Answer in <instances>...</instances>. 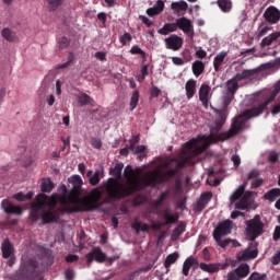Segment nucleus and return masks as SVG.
<instances>
[{
  "label": "nucleus",
  "mask_w": 280,
  "mask_h": 280,
  "mask_svg": "<svg viewBox=\"0 0 280 280\" xmlns=\"http://www.w3.org/2000/svg\"><path fill=\"white\" fill-rule=\"evenodd\" d=\"M269 102L267 101L264 105L254 109H244L238 116H236L229 129V131L220 132L222 130V122H215L214 126L210 127L209 136H202L203 145L198 147V141L196 140V145L192 147V150L196 148H202V152L211 145V143H218V141H226V139H233V137H237L240 132H244L246 130L248 119H253L255 117H259L266 108V105Z\"/></svg>",
  "instance_id": "nucleus-1"
},
{
  "label": "nucleus",
  "mask_w": 280,
  "mask_h": 280,
  "mask_svg": "<svg viewBox=\"0 0 280 280\" xmlns=\"http://www.w3.org/2000/svg\"><path fill=\"white\" fill-rule=\"evenodd\" d=\"M196 139H192L186 143H184V151L179 153V155L172 160V163H176V168H171L165 173H161L156 171L155 173L149 175L145 179L148 187H154L159 185V183H167V180H172L174 176H177L178 172L185 167V165L191 163L196 156H200L202 154V148H196Z\"/></svg>",
  "instance_id": "nucleus-2"
},
{
  "label": "nucleus",
  "mask_w": 280,
  "mask_h": 280,
  "mask_svg": "<svg viewBox=\"0 0 280 280\" xmlns=\"http://www.w3.org/2000/svg\"><path fill=\"white\" fill-rule=\"evenodd\" d=\"M56 199L40 192L36 196V202L31 203L30 220L43 224H54L60 220V212L56 209Z\"/></svg>",
  "instance_id": "nucleus-3"
},
{
  "label": "nucleus",
  "mask_w": 280,
  "mask_h": 280,
  "mask_svg": "<svg viewBox=\"0 0 280 280\" xmlns=\"http://www.w3.org/2000/svg\"><path fill=\"white\" fill-rule=\"evenodd\" d=\"M125 178H127V183L110 178L106 184L105 189L113 200L128 198V196H132L135 191L141 189V179H139L132 166H126Z\"/></svg>",
  "instance_id": "nucleus-4"
},
{
  "label": "nucleus",
  "mask_w": 280,
  "mask_h": 280,
  "mask_svg": "<svg viewBox=\"0 0 280 280\" xmlns=\"http://www.w3.org/2000/svg\"><path fill=\"white\" fill-rule=\"evenodd\" d=\"M102 200V190L100 188H94L90 194L83 198H78L73 206H68V213H79L80 211H95L100 208L97 203Z\"/></svg>",
  "instance_id": "nucleus-5"
},
{
  "label": "nucleus",
  "mask_w": 280,
  "mask_h": 280,
  "mask_svg": "<svg viewBox=\"0 0 280 280\" xmlns=\"http://www.w3.org/2000/svg\"><path fill=\"white\" fill-rule=\"evenodd\" d=\"M38 260L35 258H22L19 270L12 276V280H30L38 275Z\"/></svg>",
  "instance_id": "nucleus-6"
},
{
  "label": "nucleus",
  "mask_w": 280,
  "mask_h": 280,
  "mask_svg": "<svg viewBox=\"0 0 280 280\" xmlns=\"http://www.w3.org/2000/svg\"><path fill=\"white\" fill-rule=\"evenodd\" d=\"M68 182L72 185V189L67 196L61 198V203L65 205L67 212L68 207H73L75 202H78L80 196H82V185H84V182H82V177L80 175L71 176Z\"/></svg>",
  "instance_id": "nucleus-7"
},
{
  "label": "nucleus",
  "mask_w": 280,
  "mask_h": 280,
  "mask_svg": "<svg viewBox=\"0 0 280 280\" xmlns=\"http://www.w3.org/2000/svg\"><path fill=\"white\" fill-rule=\"evenodd\" d=\"M231 231H233V221L225 220L220 222L213 231V237L221 248H226L229 244H233V246H240L237 241H232L231 238L222 240V237L226 235H231Z\"/></svg>",
  "instance_id": "nucleus-8"
},
{
  "label": "nucleus",
  "mask_w": 280,
  "mask_h": 280,
  "mask_svg": "<svg viewBox=\"0 0 280 280\" xmlns=\"http://www.w3.org/2000/svg\"><path fill=\"white\" fill-rule=\"evenodd\" d=\"M246 187H248V180L238 186L232 196H230L231 205L236 202V209H241L242 211L248 209V205L253 201V191H246ZM237 200L240 201L237 202Z\"/></svg>",
  "instance_id": "nucleus-9"
},
{
  "label": "nucleus",
  "mask_w": 280,
  "mask_h": 280,
  "mask_svg": "<svg viewBox=\"0 0 280 280\" xmlns=\"http://www.w3.org/2000/svg\"><path fill=\"white\" fill-rule=\"evenodd\" d=\"M279 94H280V79L275 83L273 90L271 92L260 93V97L262 100V102L260 104H258L257 106H254L252 108H247V110L260 108V106H264V104H266V102H269L266 104L262 112L260 113V115H262V113L268 109V106H270V104H272V102H275V100L277 98V95H279ZM279 113H280V102L278 104L273 105V107L271 108V115H279Z\"/></svg>",
  "instance_id": "nucleus-10"
},
{
  "label": "nucleus",
  "mask_w": 280,
  "mask_h": 280,
  "mask_svg": "<svg viewBox=\"0 0 280 280\" xmlns=\"http://www.w3.org/2000/svg\"><path fill=\"white\" fill-rule=\"evenodd\" d=\"M246 226L247 237H249L250 242H255L257 237L264 235V222L259 214L246 221Z\"/></svg>",
  "instance_id": "nucleus-11"
},
{
  "label": "nucleus",
  "mask_w": 280,
  "mask_h": 280,
  "mask_svg": "<svg viewBox=\"0 0 280 280\" xmlns=\"http://www.w3.org/2000/svg\"><path fill=\"white\" fill-rule=\"evenodd\" d=\"M166 49H171L172 51H179V49H183V43L185 40L183 37L173 34L164 39Z\"/></svg>",
  "instance_id": "nucleus-12"
},
{
  "label": "nucleus",
  "mask_w": 280,
  "mask_h": 280,
  "mask_svg": "<svg viewBox=\"0 0 280 280\" xmlns=\"http://www.w3.org/2000/svg\"><path fill=\"white\" fill-rule=\"evenodd\" d=\"M88 264H104L106 261V254L102 252V247H94L90 253L86 254Z\"/></svg>",
  "instance_id": "nucleus-13"
},
{
  "label": "nucleus",
  "mask_w": 280,
  "mask_h": 280,
  "mask_svg": "<svg viewBox=\"0 0 280 280\" xmlns=\"http://www.w3.org/2000/svg\"><path fill=\"white\" fill-rule=\"evenodd\" d=\"M175 23L177 25V30H180L187 36H194V24L191 23V20L183 16L178 18Z\"/></svg>",
  "instance_id": "nucleus-14"
},
{
  "label": "nucleus",
  "mask_w": 280,
  "mask_h": 280,
  "mask_svg": "<svg viewBox=\"0 0 280 280\" xmlns=\"http://www.w3.org/2000/svg\"><path fill=\"white\" fill-rule=\"evenodd\" d=\"M1 209H3L4 213H8V215H23V208L14 206L9 199L1 201Z\"/></svg>",
  "instance_id": "nucleus-15"
},
{
  "label": "nucleus",
  "mask_w": 280,
  "mask_h": 280,
  "mask_svg": "<svg viewBox=\"0 0 280 280\" xmlns=\"http://www.w3.org/2000/svg\"><path fill=\"white\" fill-rule=\"evenodd\" d=\"M199 268L203 270V272H209L210 275H213V272H219L220 270H226L229 268V262L222 264V262H217V264H207V262H201L199 265Z\"/></svg>",
  "instance_id": "nucleus-16"
},
{
  "label": "nucleus",
  "mask_w": 280,
  "mask_h": 280,
  "mask_svg": "<svg viewBox=\"0 0 280 280\" xmlns=\"http://www.w3.org/2000/svg\"><path fill=\"white\" fill-rule=\"evenodd\" d=\"M264 19L267 23L275 25L280 22V11L276 7H269L265 13Z\"/></svg>",
  "instance_id": "nucleus-17"
},
{
  "label": "nucleus",
  "mask_w": 280,
  "mask_h": 280,
  "mask_svg": "<svg viewBox=\"0 0 280 280\" xmlns=\"http://www.w3.org/2000/svg\"><path fill=\"white\" fill-rule=\"evenodd\" d=\"M261 71H264V68L261 67V65L254 69H249V70L245 69L242 72L236 73V80H240V82H242V80H250V78H255V75H259Z\"/></svg>",
  "instance_id": "nucleus-18"
},
{
  "label": "nucleus",
  "mask_w": 280,
  "mask_h": 280,
  "mask_svg": "<svg viewBox=\"0 0 280 280\" xmlns=\"http://www.w3.org/2000/svg\"><path fill=\"white\" fill-rule=\"evenodd\" d=\"M211 95V86L209 84H201L199 89V102H201L205 108L209 107V96Z\"/></svg>",
  "instance_id": "nucleus-19"
},
{
  "label": "nucleus",
  "mask_w": 280,
  "mask_h": 280,
  "mask_svg": "<svg viewBox=\"0 0 280 280\" xmlns=\"http://www.w3.org/2000/svg\"><path fill=\"white\" fill-rule=\"evenodd\" d=\"M1 250L3 259H10V257L14 256V245L8 238L3 241Z\"/></svg>",
  "instance_id": "nucleus-20"
},
{
  "label": "nucleus",
  "mask_w": 280,
  "mask_h": 280,
  "mask_svg": "<svg viewBox=\"0 0 280 280\" xmlns=\"http://www.w3.org/2000/svg\"><path fill=\"white\" fill-rule=\"evenodd\" d=\"M198 84V81L190 79L185 84V91H186V97L187 100L194 98V95H196V86Z\"/></svg>",
  "instance_id": "nucleus-21"
},
{
  "label": "nucleus",
  "mask_w": 280,
  "mask_h": 280,
  "mask_svg": "<svg viewBox=\"0 0 280 280\" xmlns=\"http://www.w3.org/2000/svg\"><path fill=\"white\" fill-rule=\"evenodd\" d=\"M192 266H198V259L194 258V256H190L184 261L183 265L184 277H189V270H191Z\"/></svg>",
  "instance_id": "nucleus-22"
},
{
  "label": "nucleus",
  "mask_w": 280,
  "mask_h": 280,
  "mask_svg": "<svg viewBox=\"0 0 280 280\" xmlns=\"http://www.w3.org/2000/svg\"><path fill=\"white\" fill-rule=\"evenodd\" d=\"M238 82L240 80L237 79V75L226 82V89L230 95H235L237 93V90L240 89Z\"/></svg>",
  "instance_id": "nucleus-23"
},
{
  "label": "nucleus",
  "mask_w": 280,
  "mask_h": 280,
  "mask_svg": "<svg viewBox=\"0 0 280 280\" xmlns=\"http://www.w3.org/2000/svg\"><path fill=\"white\" fill-rule=\"evenodd\" d=\"M172 32H178L176 22L175 23H165L162 28L158 30V34L162 36H167L172 34Z\"/></svg>",
  "instance_id": "nucleus-24"
},
{
  "label": "nucleus",
  "mask_w": 280,
  "mask_h": 280,
  "mask_svg": "<svg viewBox=\"0 0 280 280\" xmlns=\"http://www.w3.org/2000/svg\"><path fill=\"white\" fill-rule=\"evenodd\" d=\"M163 10H165V3L159 0L155 7L147 9V14L148 16H156L160 12H163Z\"/></svg>",
  "instance_id": "nucleus-25"
},
{
  "label": "nucleus",
  "mask_w": 280,
  "mask_h": 280,
  "mask_svg": "<svg viewBox=\"0 0 280 280\" xmlns=\"http://www.w3.org/2000/svg\"><path fill=\"white\" fill-rule=\"evenodd\" d=\"M187 8H189V5L185 2V0L172 2L171 4V9L173 10L174 14H179V12H187Z\"/></svg>",
  "instance_id": "nucleus-26"
},
{
  "label": "nucleus",
  "mask_w": 280,
  "mask_h": 280,
  "mask_svg": "<svg viewBox=\"0 0 280 280\" xmlns=\"http://www.w3.org/2000/svg\"><path fill=\"white\" fill-rule=\"evenodd\" d=\"M241 279H246V276L250 273V266L248 264H242L233 270Z\"/></svg>",
  "instance_id": "nucleus-27"
},
{
  "label": "nucleus",
  "mask_w": 280,
  "mask_h": 280,
  "mask_svg": "<svg viewBox=\"0 0 280 280\" xmlns=\"http://www.w3.org/2000/svg\"><path fill=\"white\" fill-rule=\"evenodd\" d=\"M191 70H192L194 75H196V78H200V75H202V73H205V62H202L200 60L194 61L191 65Z\"/></svg>",
  "instance_id": "nucleus-28"
},
{
  "label": "nucleus",
  "mask_w": 280,
  "mask_h": 280,
  "mask_svg": "<svg viewBox=\"0 0 280 280\" xmlns=\"http://www.w3.org/2000/svg\"><path fill=\"white\" fill-rule=\"evenodd\" d=\"M229 54L226 51H221L220 54H218L214 57L213 60V67H214V71H220V67H222V62H224V59L226 58Z\"/></svg>",
  "instance_id": "nucleus-29"
},
{
  "label": "nucleus",
  "mask_w": 280,
  "mask_h": 280,
  "mask_svg": "<svg viewBox=\"0 0 280 280\" xmlns=\"http://www.w3.org/2000/svg\"><path fill=\"white\" fill-rule=\"evenodd\" d=\"M265 200H268L269 202H275V200H277V198H280V188H272L270 190H268L265 195H264Z\"/></svg>",
  "instance_id": "nucleus-30"
},
{
  "label": "nucleus",
  "mask_w": 280,
  "mask_h": 280,
  "mask_svg": "<svg viewBox=\"0 0 280 280\" xmlns=\"http://www.w3.org/2000/svg\"><path fill=\"white\" fill-rule=\"evenodd\" d=\"M131 229H133L137 234L141 233V231L142 233H148V231H150V225H148V223H141V221H136L131 224Z\"/></svg>",
  "instance_id": "nucleus-31"
},
{
  "label": "nucleus",
  "mask_w": 280,
  "mask_h": 280,
  "mask_svg": "<svg viewBox=\"0 0 280 280\" xmlns=\"http://www.w3.org/2000/svg\"><path fill=\"white\" fill-rule=\"evenodd\" d=\"M186 229L187 225L185 223H180L178 226H176L171 235L173 242H176V240L183 235Z\"/></svg>",
  "instance_id": "nucleus-32"
},
{
  "label": "nucleus",
  "mask_w": 280,
  "mask_h": 280,
  "mask_svg": "<svg viewBox=\"0 0 280 280\" xmlns=\"http://www.w3.org/2000/svg\"><path fill=\"white\" fill-rule=\"evenodd\" d=\"M43 194H51L54 190V182L50 178H45L42 180L40 185Z\"/></svg>",
  "instance_id": "nucleus-33"
},
{
  "label": "nucleus",
  "mask_w": 280,
  "mask_h": 280,
  "mask_svg": "<svg viewBox=\"0 0 280 280\" xmlns=\"http://www.w3.org/2000/svg\"><path fill=\"white\" fill-rule=\"evenodd\" d=\"M163 218L165 220L164 226L167 224H176V222H178V215L171 214L170 211H167V210L163 211Z\"/></svg>",
  "instance_id": "nucleus-34"
},
{
  "label": "nucleus",
  "mask_w": 280,
  "mask_h": 280,
  "mask_svg": "<svg viewBox=\"0 0 280 280\" xmlns=\"http://www.w3.org/2000/svg\"><path fill=\"white\" fill-rule=\"evenodd\" d=\"M277 38H279V33H272L267 37H264L260 46L261 47H270V45H272V43H275V40H277Z\"/></svg>",
  "instance_id": "nucleus-35"
},
{
  "label": "nucleus",
  "mask_w": 280,
  "mask_h": 280,
  "mask_svg": "<svg viewBox=\"0 0 280 280\" xmlns=\"http://www.w3.org/2000/svg\"><path fill=\"white\" fill-rule=\"evenodd\" d=\"M218 5L220 10H222L225 13L231 12L233 10V2L231 0H218Z\"/></svg>",
  "instance_id": "nucleus-36"
},
{
  "label": "nucleus",
  "mask_w": 280,
  "mask_h": 280,
  "mask_svg": "<svg viewBox=\"0 0 280 280\" xmlns=\"http://www.w3.org/2000/svg\"><path fill=\"white\" fill-rule=\"evenodd\" d=\"M258 253L259 252L257 249H245L240 256V259H242L243 261H246V259H255Z\"/></svg>",
  "instance_id": "nucleus-37"
},
{
  "label": "nucleus",
  "mask_w": 280,
  "mask_h": 280,
  "mask_svg": "<svg viewBox=\"0 0 280 280\" xmlns=\"http://www.w3.org/2000/svg\"><path fill=\"white\" fill-rule=\"evenodd\" d=\"M18 202H24V200H32L34 198V191H28L26 195L23 192H18L13 196Z\"/></svg>",
  "instance_id": "nucleus-38"
},
{
  "label": "nucleus",
  "mask_w": 280,
  "mask_h": 280,
  "mask_svg": "<svg viewBox=\"0 0 280 280\" xmlns=\"http://www.w3.org/2000/svg\"><path fill=\"white\" fill-rule=\"evenodd\" d=\"M1 36L2 38H4V40H8L9 43L14 42V38H16V36L14 35V32H12V30L4 27L1 31Z\"/></svg>",
  "instance_id": "nucleus-39"
},
{
  "label": "nucleus",
  "mask_w": 280,
  "mask_h": 280,
  "mask_svg": "<svg viewBox=\"0 0 280 280\" xmlns=\"http://www.w3.org/2000/svg\"><path fill=\"white\" fill-rule=\"evenodd\" d=\"M177 260H178V253H173V254L168 255L164 261V268H166V270H168V268L172 266V264H176Z\"/></svg>",
  "instance_id": "nucleus-40"
},
{
  "label": "nucleus",
  "mask_w": 280,
  "mask_h": 280,
  "mask_svg": "<svg viewBox=\"0 0 280 280\" xmlns=\"http://www.w3.org/2000/svg\"><path fill=\"white\" fill-rule=\"evenodd\" d=\"M78 102H79L80 106H86L89 104H93L92 97L89 96V94H86V93H82L81 95H79Z\"/></svg>",
  "instance_id": "nucleus-41"
},
{
  "label": "nucleus",
  "mask_w": 280,
  "mask_h": 280,
  "mask_svg": "<svg viewBox=\"0 0 280 280\" xmlns=\"http://www.w3.org/2000/svg\"><path fill=\"white\" fill-rule=\"evenodd\" d=\"M272 30V26H269L265 22H262L258 27V38H262V36H266L270 31Z\"/></svg>",
  "instance_id": "nucleus-42"
},
{
  "label": "nucleus",
  "mask_w": 280,
  "mask_h": 280,
  "mask_svg": "<svg viewBox=\"0 0 280 280\" xmlns=\"http://www.w3.org/2000/svg\"><path fill=\"white\" fill-rule=\"evenodd\" d=\"M124 170L122 163H117L114 168H110L109 174L116 178H121V172Z\"/></svg>",
  "instance_id": "nucleus-43"
},
{
  "label": "nucleus",
  "mask_w": 280,
  "mask_h": 280,
  "mask_svg": "<svg viewBox=\"0 0 280 280\" xmlns=\"http://www.w3.org/2000/svg\"><path fill=\"white\" fill-rule=\"evenodd\" d=\"M234 98L235 95L229 93L222 96L223 110H226L229 106H231V102H233Z\"/></svg>",
  "instance_id": "nucleus-44"
},
{
  "label": "nucleus",
  "mask_w": 280,
  "mask_h": 280,
  "mask_svg": "<svg viewBox=\"0 0 280 280\" xmlns=\"http://www.w3.org/2000/svg\"><path fill=\"white\" fill-rule=\"evenodd\" d=\"M130 54H132V56H141L143 60H145L147 58L145 51H143V49H141L139 45L132 46L130 49Z\"/></svg>",
  "instance_id": "nucleus-45"
},
{
  "label": "nucleus",
  "mask_w": 280,
  "mask_h": 280,
  "mask_svg": "<svg viewBox=\"0 0 280 280\" xmlns=\"http://www.w3.org/2000/svg\"><path fill=\"white\" fill-rule=\"evenodd\" d=\"M139 105V91L136 90L132 93V96L130 98V110H135V108H137V106Z\"/></svg>",
  "instance_id": "nucleus-46"
},
{
  "label": "nucleus",
  "mask_w": 280,
  "mask_h": 280,
  "mask_svg": "<svg viewBox=\"0 0 280 280\" xmlns=\"http://www.w3.org/2000/svg\"><path fill=\"white\" fill-rule=\"evenodd\" d=\"M57 45L59 49H67L69 45H71V39L67 36H62L58 39Z\"/></svg>",
  "instance_id": "nucleus-47"
},
{
  "label": "nucleus",
  "mask_w": 280,
  "mask_h": 280,
  "mask_svg": "<svg viewBox=\"0 0 280 280\" xmlns=\"http://www.w3.org/2000/svg\"><path fill=\"white\" fill-rule=\"evenodd\" d=\"M63 1L65 0H47L50 12H55V10L59 9Z\"/></svg>",
  "instance_id": "nucleus-48"
},
{
  "label": "nucleus",
  "mask_w": 280,
  "mask_h": 280,
  "mask_svg": "<svg viewBox=\"0 0 280 280\" xmlns=\"http://www.w3.org/2000/svg\"><path fill=\"white\" fill-rule=\"evenodd\" d=\"M131 42H132V35L128 32L119 37V43L122 45V47H126V45H128V43H131Z\"/></svg>",
  "instance_id": "nucleus-49"
},
{
  "label": "nucleus",
  "mask_w": 280,
  "mask_h": 280,
  "mask_svg": "<svg viewBox=\"0 0 280 280\" xmlns=\"http://www.w3.org/2000/svg\"><path fill=\"white\" fill-rule=\"evenodd\" d=\"M101 172L96 171L93 176L90 177V185L94 186L95 185H100V180H102V178L100 177Z\"/></svg>",
  "instance_id": "nucleus-50"
},
{
  "label": "nucleus",
  "mask_w": 280,
  "mask_h": 280,
  "mask_svg": "<svg viewBox=\"0 0 280 280\" xmlns=\"http://www.w3.org/2000/svg\"><path fill=\"white\" fill-rule=\"evenodd\" d=\"M248 280H268V276L266 273L253 272Z\"/></svg>",
  "instance_id": "nucleus-51"
},
{
  "label": "nucleus",
  "mask_w": 280,
  "mask_h": 280,
  "mask_svg": "<svg viewBox=\"0 0 280 280\" xmlns=\"http://www.w3.org/2000/svg\"><path fill=\"white\" fill-rule=\"evenodd\" d=\"M212 198H213L212 192L210 191L203 192L200 196V202H202L203 205H207V202H209Z\"/></svg>",
  "instance_id": "nucleus-52"
},
{
  "label": "nucleus",
  "mask_w": 280,
  "mask_h": 280,
  "mask_svg": "<svg viewBox=\"0 0 280 280\" xmlns=\"http://www.w3.org/2000/svg\"><path fill=\"white\" fill-rule=\"evenodd\" d=\"M145 150H148V148L145 145H138L136 147V151H135V154H139L138 155V159H143L145 155H143V152H145Z\"/></svg>",
  "instance_id": "nucleus-53"
},
{
  "label": "nucleus",
  "mask_w": 280,
  "mask_h": 280,
  "mask_svg": "<svg viewBox=\"0 0 280 280\" xmlns=\"http://www.w3.org/2000/svg\"><path fill=\"white\" fill-rule=\"evenodd\" d=\"M161 95V89H159L158 86H152L150 89V96L151 100H154L155 97H159Z\"/></svg>",
  "instance_id": "nucleus-54"
},
{
  "label": "nucleus",
  "mask_w": 280,
  "mask_h": 280,
  "mask_svg": "<svg viewBox=\"0 0 280 280\" xmlns=\"http://www.w3.org/2000/svg\"><path fill=\"white\" fill-rule=\"evenodd\" d=\"M226 110L222 109V112L219 113V119L215 120V124H222V126H224L225 121H226Z\"/></svg>",
  "instance_id": "nucleus-55"
},
{
  "label": "nucleus",
  "mask_w": 280,
  "mask_h": 280,
  "mask_svg": "<svg viewBox=\"0 0 280 280\" xmlns=\"http://www.w3.org/2000/svg\"><path fill=\"white\" fill-rule=\"evenodd\" d=\"M268 161L270 163H277V161H279V153H277V151H271L268 155Z\"/></svg>",
  "instance_id": "nucleus-56"
},
{
  "label": "nucleus",
  "mask_w": 280,
  "mask_h": 280,
  "mask_svg": "<svg viewBox=\"0 0 280 280\" xmlns=\"http://www.w3.org/2000/svg\"><path fill=\"white\" fill-rule=\"evenodd\" d=\"M257 178H259V171L257 170L250 171L247 175V180H255Z\"/></svg>",
  "instance_id": "nucleus-57"
},
{
  "label": "nucleus",
  "mask_w": 280,
  "mask_h": 280,
  "mask_svg": "<svg viewBox=\"0 0 280 280\" xmlns=\"http://www.w3.org/2000/svg\"><path fill=\"white\" fill-rule=\"evenodd\" d=\"M73 60H74L73 52H70V55L68 57V61L66 63L60 65L59 69H67V67H69V65H71V62H73Z\"/></svg>",
  "instance_id": "nucleus-58"
},
{
  "label": "nucleus",
  "mask_w": 280,
  "mask_h": 280,
  "mask_svg": "<svg viewBox=\"0 0 280 280\" xmlns=\"http://www.w3.org/2000/svg\"><path fill=\"white\" fill-rule=\"evenodd\" d=\"M65 277L67 280H73L75 279V271H73V269H67L65 271Z\"/></svg>",
  "instance_id": "nucleus-59"
},
{
  "label": "nucleus",
  "mask_w": 280,
  "mask_h": 280,
  "mask_svg": "<svg viewBox=\"0 0 280 280\" xmlns=\"http://www.w3.org/2000/svg\"><path fill=\"white\" fill-rule=\"evenodd\" d=\"M94 57L101 62H106V52L105 51H97L95 52Z\"/></svg>",
  "instance_id": "nucleus-60"
},
{
  "label": "nucleus",
  "mask_w": 280,
  "mask_h": 280,
  "mask_svg": "<svg viewBox=\"0 0 280 280\" xmlns=\"http://www.w3.org/2000/svg\"><path fill=\"white\" fill-rule=\"evenodd\" d=\"M271 264L273 266H279V264H280V250L272 256Z\"/></svg>",
  "instance_id": "nucleus-61"
},
{
  "label": "nucleus",
  "mask_w": 280,
  "mask_h": 280,
  "mask_svg": "<svg viewBox=\"0 0 280 280\" xmlns=\"http://www.w3.org/2000/svg\"><path fill=\"white\" fill-rule=\"evenodd\" d=\"M91 144H92L96 150H100V148H102V140H100V139H97V138H92Z\"/></svg>",
  "instance_id": "nucleus-62"
},
{
  "label": "nucleus",
  "mask_w": 280,
  "mask_h": 280,
  "mask_svg": "<svg viewBox=\"0 0 280 280\" xmlns=\"http://www.w3.org/2000/svg\"><path fill=\"white\" fill-rule=\"evenodd\" d=\"M280 240V225H277L273 231V242H279Z\"/></svg>",
  "instance_id": "nucleus-63"
},
{
  "label": "nucleus",
  "mask_w": 280,
  "mask_h": 280,
  "mask_svg": "<svg viewBox=\"0 0 280 280\" xmlns=\"http://www.w3.org/2000/svg\"><path fill=\"white\" fill-rule=\"evenodd\" d=\"M228 280H242L237 273H235L234 270L230 271L228 273Z\"/></svg>",
  "instance_id": "nucleus-64"
}]
</instances>
